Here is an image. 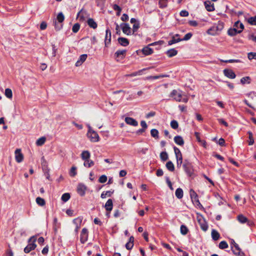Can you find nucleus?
Masks as SVG:
<instances>
[{
	"label": "nucleus",
	"instance_id": "obj_1",
	"mask_svg": "<svg viewBox=\"0 0 256 256\" xmlns=\"http://www.w3.org/2000/svg\"><path fill=\"white\" fill-rule=\"evenodd\" d=\"M170 96L178 102L186 103L188 101L187 96L183 94L181 90H172L170 94Z\"/></svg>",
	"mask_w": 256,
	"mask_h": 256
},
{
	"label": "nucleus",
	"instance_id": "obj_2",
	"mask_svg": "<svg viewBox=\"0 0 256 256\" xmlns=\"http://www.w3.org/2000/svg\"><path fill=\"white\" fill-rule=\"evenodd\" d=\"M224 24L223 22L218 21V23L214 24L208 30V34L211 36L218 34L224 28Z\"/></svg>",
	"mask_w": 256,
	"mask_h": 256
},
{
	"label": "nucleus",
	"instance_id": "obj_3",
	"mask_svg": "<svg viewBox=\"0 0 256 256\" xmlns=\"http://www.w3.org/2000/svg\"><path fill=\"white\" fill-rule=\"evenodd\" d=\"M88 130L87 133V136L90 140L92 142H98L100 140V137L96 132L94 131L92 128L88 126Z\"/></svg>",
	"mask_w": 256,
	"mask_h": 256
},
{
	"label": "nucleus",
	"instance_id": "obj_4",
	"mask_svg": "<svg viewBox=\"0 0 256 256\" xmlns=\"http://www.w3.org/2000/svg\"><path fill=\"white\" fill-rule=\"evenodd\" d=\"M183 168L184 172L188 176H192L194 173V169L192 164L188 160H185L183 164Z\"/></svg>",
	"mask_w": 256,
	"mask_h": 256
},
{
	"label": "nucleus",
	"instance_id": "obj_5",
	"mask_svg": "<svg viewBox=\"0 0 256 256\" xmlns=\"http://www.w3.org/2000/svg\"><path fill=\"white\" fill-rule=\"evenodd\" d=\"M36 240V238L34 236L30 237L28 240V245L24 248V252L25 253H28L31 250H34L36 246L35 242Z\"/></svg>",
	"mask_w": 256,
	"mask_h": 256
},
{
	"label": "nucleus",
	"instance_id": "obj_6",
	"mask_svg": "<svg viewBox=\"0 0 256 256\" xmlns=\"http://www.w3.org/2000/svg\"><path fill=\"white\" fill-rule=\"evenodd\" d=\"M163 43H164L163 41L160 40V41L150 44L144 48L142 50V52L146 56L151 54H152L153 53V50L150 47V46H154V45H156L158 44H162Z\"/></svg>",
	"mask_w": 256,
	"mask_h": 256
},
{
	"label": "nucleus",
	"instance_id": "obj_7",
	"mask_svg": "<svg viewBox=\"0 0 256 256\" xmlns=\"http://www.w3.org/2000/svg\"><path fill=\"white\" fill-rule=\"evenodd\" d=\"M196 218L202 230L204 232L206 231L208 226L204 218L202 216H198Z\"/></svg>",
	"mask_w": 256,
	"mask_h": 256
},
{
	"label": "nucleus",
	"instance_id": "obj_8",
	"mask_svg": "<svg viewBox=\"0 0 256 256\" xmlns=\"http://www.w3.org/2000/svg\"><path fill=\"white\" fill-rule=\"evenodd\" d=\"M88 238V230L86 228H82L80 236V241L81 243L84 244Z\"/></svg>",
	"mask_w": 256,
	"mask_h": 256
},
{
	"label": "nucleus",
	"instance_id": "obj_9",
	"mask_svg": "<svg viewBox=\"0 0 256 256\" xmlns=\"http://www.w3.org/2000/svg\"><path fill=\"white\" fill-rule=\"evenodd\" d=\"M16 160L20 163L21 162L24 160V156L21 152L20 149L17 148L14 152Z\"/></svg>",
	"mask_w": 256,
	"mask_h": 256
},
{
	"label": "nucleus",
	"instance_id": "obj_10",
	"mask_svg": "<svg viewBox=\"0 0 256 256\" xmlns=\"http://www.w3.org/2000/svg\"><path fill=\"white\" fill-rule=\"evenodd\" d=\"M120 26L122 30V32L126 35H130L131 34V28L128 24L122 23Z\"/></svg>",
	"mask_w": 256,
	"mask_h": 256
},
{
	"label": "nucleus",
	"instance_id": "obj_11",
	"mask_svg": "<svg viewBox=\"0 0 256 256\" xmlns=\"http://www.w3.org/2000/svg\"><path fill=\"white\" fill-rule=\"evenodd\" d=\"M111 41V32L109 28H107L106 31L105 45L108 46Z\"/></svg>",
	"mask_w": 256,
	"mask_h": 256
},
{
	"label": "nucleus",
	"instance_id": "obj_12",
	"mask_svg": "<svg viewBox=\"0 0 256 256\" xmlns=\"http://www.w3.org/2000/svg\"><path fill=\"white\" fill-rule=\"evenodd\" d=\"M224 74L226 76L232 79L234 78L236 76V75L234 74V72L231 70H224Z\"/></svg>",
	"mask_w": 256,
	"mask_h": 256
},
{
	"label": "nucleus",
	"instance_id": "obj_13",
	"mask_svg": "<svg viewBox=\"0 0 256 256\" xmlns=\"http://www.w3.org/2000/svg\"><path fill=\"white\" fill-rule=\"evenodd\" d=\"M125 122L129 125L132 126H137L138 125V122L134 118L130 117H126L124 120Z\"/></svg>",
	"mask_w": 256,
	"mask_h": 256
},
{
	"label": "nucleus",
	"instance_id": "obj_14",
	"mask_svg": "<svg viewBox=\"0 0 256 256\" xmlns=\"http://www.w3.org/2000/svg\"><path fill=\"white\" fill-rule=\"evenodd\" d=\"M206 10L208 12H212L214 10V4L210 1L206 0L204 2Z\"/></svg>",
	"mask_w": 256,
	"mask_h": 256
},
{
	"label": "nucleus",
	"instance_id": "obj_15",
	"mask_svg": "<svg viewBox=\"0 0 256 256\" xmlns=\"http://www.w3.org/2000/svg\"><path fill=\"white\" fill-rule=\"evenodd\" d=\"M86 187L82 184H79L78 186L77 192L80 196H84L85 194Z\"/></svg>",
	"mask_w": 256,
	"mask_h": 256
},
{
	"label": "nucleus",
	"instance_id": "obj_16",
	"mask_svg": "<svg viewBox=\"0 0 256 256\" xmlns=\"http://www.w3.org/2000/svg\"><path fill=\"white\" fill-rule=\"evenodd\" d=\"M174 150L176 160L181 161L182 160V154L180 149L176 146L174 147Z\"/></svg>",
	"mask_w": 256,
	"mask_h": 256
},
{
	"label": "nucleus",
	"instance_id": "obj_17",
	"mask_svg": "<svg viewBox=\"0 0 256 256\" xmlns=\"http://www.w3.org/2000/svg\"><path fill=\"white\" fill-rule=\"evenodd\" d=\"M87 58V54H84L81 55L78 60H77V62L76 63V66H79L82 64L86 60Z\"/></svg>",
	"mask_w": 256,
	"mask_h": 256
},
{
	"label": "nucleus",
	"instance_id": "obj_18",
	"mask_svg": "<svg viewBox=\"0 0 256 256\" xmlns=\"http://www.w3.org/2000/svg\"><path fill=\"white\" fill-rule=\"evenodd\" d=\"M234 248L232 246V249L234 252V254L238 255V256H241L244 254V253L241 251L240 248L238 245L237 244H235L234 245Z\"/></svg>",
	"mask_w": 256,
	"mask_h": 256
},
{
	"label": "nucleus",
	"instance_id": "obj_19",
	"mask_svg": "<svg viewBox=\"0 0 256 256\" xmlns=\"http://www.w3.org/2000/svg\"><path fill=\"white\" fill-rule=\"evenodd\" d=\"M126 50H117L114 55L116 58H120V59H122L124 58L126 54Z\"/></svg>",
	"mask_w": 256,
	"mask_h": 256
},
{
	"label": "nucleus",
	"instance_id": "obj_20",
	"mask_svg": "<svg viewBox=\"0 0 256 256\" xmlns=\"http://www.w3.org/2000/svg\"><path fill=\"white\" fill-rule=\"evenodd\" d=\"M113 207V203L112 199H108L106 202L104 208L108 212H110Z\"/></svg>",
	"mask_w": 256,
	"mask_h": 256
},
{
	"label": "nucleus",
	"instance_id": "obj_21",
	"mask_svg": "<svg viewBox=\"0 0 256 256\" xmlns=\"http://www.w3.org/2000/svg\"><path fill=\"white\" fill-rule=\"evenodd\" d=\"M174 140L175 143L179 146H183L184 144V140L180 136H176Z\"/></svg>",
	"mask_w": 256,
	"mask_h": 256
},
{
	"label": "nucleus",
	"instance_id": "obj_22",
	"mask_svg": "<svg viewBox=\"0 0 256 256\" xmlns=\"http://www.w3.org/2000/svg\"><path fill=\"white\" fill-rule=\"evenodd\" d=\"M178 36H179V34H176L174 36H173L172 38V39L168 41V44L169 46H170V45H172V44H174L177 43L178 42H181L182 41L181 38H176V37H178Z\"/></svg>",
	"mask_w": 256,
	"mask_h": 256
},
{
	"label": "nucleus",
	"instance_id": "obj_23",
	"mask_svg": "<svg viewBox=\"0 0 256 256\" xmlns=\"http://www.w3.org/2000/svg\"><path fill=\"white\" fill-rule=\"evenodd\" d=\"M87 23L90 28H92L94 29H96L98 26L96 22L94 20L93 18H88V20Z\"/></svg>",
	"mask_w": 256,
	"mask_h": 256
},
{
	"label": "nucleus",
	"instance_id": "obj_24",
	"mask_svg": "<svg viewBox=\"0 0 256 256\" xmlns=\"http://www.w3.org/2000/svg\"><path fill=\"white\" fill-rule=\"evenodd\" d=\"M118 40L119 44L124 46H127L129 44V42L128 40L126 38H119Z\"/></svg>",
	"mask_w": 256,
	"mask_h": 256
},
{
	"label": "nucleus",
	"instance_id": "obj_25",
	"mask_svg": "<svg viewBox=\"0 0 256 256\" xmlns=\"http://www.w3.org/2000/svg\"><path fill=\"white\" fill-rule=\"evenodd\" d=\"M90 156V152L88 150H84L81 154V158L84 161L89 160Z\"/></svg>",
	"mask_w": 256,
	"mask_h": 256
},
{
	"label": "nucleus",
	"instance_id": "obj_26",
	"mask_svg": "<svg viewBox=\"0 0 256 256\" xmlns=\"http://www.w3.org/2000/svg\"><path fill=\"white\" fill-rule=\"evenodd\" d=\"M234 28L238 29V31H240V33L244 28V26L240 21H237L234 23Z\"/></svg>",
	"mask_w": 256,
	"mask_h": 256
},
{
	"label": "nucleus",
	"instance_id": "obj_27",
	"mask_svg": "<svg viewBox=\"0 0 256 256\" xmlns=\"http://www.w3.org/2000/svg\"><path fill=\"white\" fill-rule=\"evenodd\" d=\"M240 31L236 28H230L228 31V34L230 36H234L237 34H240Z\"/></svg>",
	"mask_w": 256,
	"mask_h": 256
},
{
	"label": "nucleus",
	"instance_id": "obj_28",
	"mask_svg": "<svg viewBox=\"0 0 256 256\" xmlns=\"http://www.w3.org/2000/svg\"><path fill=\"white\" fill-rule=\"evenodd\" d=\"M166 54L168 57L171 58L176 56L178 54V51L174 48H172L168 50Z\"/></svg>",
	"mask_w": 256,
	"mask_h": 256
},
{
	"label": "nucleus",
	"instance_id": "obj_29",
	"mask_svg": "<svg viewBox=\"0 0 256 256\" xmlns=\"http://www.w3.org/2000/svg\"><path fill=\"white\" fill-rule=\"evenodd\" d=\"M114 190L110 191H106V192H103L100 196V197L102 198H105L106 196L110 197L111 196L112 194L114 193Z\"/></svg>",
	"mask_w": 256,
	"mask_h": 256
},
{
	"label": "nucleus",
	"instance_id": "obj_30",
	"mask_svg": "<svg viewBox=\"0 0 256 256\" xmlns=\"http://www.w3.org/2000/svg\"><path fill=\"white\" fill-rule=\"evenodd\" d=\"M53 24L54 25V28L56 30H60L62 28V23L59 22L56 20H53Z\"/></svg>",
	"mask_w": 256,
	"mask_h": 256
},
{
	"label": "nucleus",
	"instance_id": "obj_31",
	"mask_svg": "<svg viewBox=\"0 0 256 256\" xmlns=\"http://www.w3.org/2000/svg\"><path fill=\"white\" fill-rule=\"evenodd\" d=\"M212 236L214 240H217L220 236L219 233L215 230L212 231Z\"/></svg>",
	"mask_w": 256,
	"mask_h": 256
},
{
	"label": "nucleus",
	"instance_id": "obj_32",
	"mask_svg": "<svg viewBox=\"0 0 256 256\" xmlns=\"http://www.w3.org/2000/svg\"><path fill=\"white\" fill-rule=\"evenodd\" d=\"M36 204L41 206H44L46 204V202L42 198L38 197L36 200Z\"/></svg>",
	"mask_w": 256,
	"mask_h": 256
},
{
	"label": "nucleus",
	"instance_id": "obj_33",
	"mask_svg": "<svg viewBox=\"0 0 256 256\" xmlns=\"http://www.w3.org/2000/svg\"><path fill=\"white\" fill-rule=\"evenodd\" d=\"M175 194L177 198L179 199L182 198L183 196L182 190L180 188H177L176 190Z\"/></svg>",
	"mask_w": 256,
	"mask_h": 256
},
{
	"label": "nucleus",
	"instance_id": "obj_34",
	"mask_svg": "<svg viewBox=\"0 0 256 256\" xmlns=\"http://www.w3.org/2000/svg\"><path fill=\"white\" fill-rule=\"evenodd\" d=\"M64 20V16L62 12H60L58 14L56 18L54 20H56L57 22H59L62 23Z\"/></svg>",
	"mask_w": 256,
	"mask_h": 256
},
{
	"label": "nucleus",
	"instance_id": "obj_35",
	"mask_svg": "<svg viewBox=\"0 0 256 256\" xmlns=\"http://www.w3.org/2000/svg\"><path fill=\"white\" fill-rule=\"evenodd\" d=\"M168 76L166 74H160L156 76H149L146 78L147 80H156L162 78L168 77Z\"/></svg>",
	"mask_w": 256,
	"mask_h": 256
},
{
	"label": "nucleus",
	"instance_id": "obj_36",
	"mask_svg": "<svg viewBox=\"0 0 256 256\" xmlns=\"http://www.w3.org/2000/svg\"><path fill=\"white\" fill-rule=\"evenodd\" d=\"M168 0H159L158 4L159 6L161 8H164L168 6Z\"/></svg>",
	"mask_w": 256,
	"mask_h": 256
},
{
	"label": "nucleus",
	"instance_id": "obj_37",
	"mask_svg": "<svg viewBox=\"0 0 256 256\" xmlns=\"http://www.w3.org/2000/svg\"><path fill=\"white\" fill-rule=\"evenodd\" d=\"M238 220L242 224H244L248 222V218L242 214L238 215Z\"/></svg>",
	"mask_w": 256,
	"mask_h": 256
},
{
	"label": "nucleus",
	"instance_id": "obj_38",
	"mask_svg": "<svg viewBox=\"0 0 256 256\" xmlns=\"http://www.w3.org/2000/svg\"><path fill=\"white\" fill-rule=\"evenodd\" d=\"M166 167L170 172H173L174 170V165L171 161H169L166 164Z\"/></svg>",
	"mask_w": 256,
	"mask_h": 256
},
{
	"label": "nucleus",
	"instance_id": "obj_39",
	"mask_svg": "<svg viewBox=\"0 0 256 256\" xmlns=\"http://www.w3.org/2000/svg\"><path fill=\"white\" fill-rule=\"evenodd\" d=\"M70 198V196L69 193H64L62 195V196L61 197V200L64 202H66L67 201H68L69 200Z\"/></svg>",
	"mask_w": 256,
	"mask_h": 256
},
{
	"label": "nucleus",
	"instance_id": "obj_40",
	"mask_svg": "<svg viewBox=\"0 0 256 256\" xmlns=\"http://www.w3.org/2000/svg\"><path fill=\"white\" fill-rule=\"evenodd\" d=\"M46 140V138L45 137H41L36 140V144L38 146H42L44 144Z\"/></svg>",
	"mask_w": 256,
	"mask_h": 256
},
{
	"label": "nucleus",
	"instance_id": "obj_41",
	"mask_svg": "<svg viewBox=\"0 0 256 256\" xmlns=\"http://www.w3.org/2000/svg\"><path fill=\"white\" fill-rule=\"evenodd\" d=\"M150 134L152 136L155 138H158V131L155 128H153L150 130Z\"/></svg>",
	"mask_w": 256,
	"mask_h": 256
},
{
	"label": "nucleus",
	"instance_id": "obj_42",
	"mask_svg": "<svg viewBox=\"0 0 256 256\" xmlns=\"http://www.w3.org/2000/svg\"><path fill=\"white\" fill-rule=\"evenodd\" d=\"M240 82L242 84H250V76H245L243 77L240 79Z\"/></svg>",
	"mask_w": 256,
	"mask_h": 256
},
{
	"label": "nucleus",
	"instance_id": "obj_43",
	"mask_svg": "<svg viewBox=\"0 0 256 256\" xmlns=\"http://www.w3.org/2000/svg\"><path fill=\"white\" fill-rule=\"evenodd\" d=\"M84 165L86 167L90 168L94 165V162L89 159L84 161Z\"/></svg>",
	"mask_w": 256,
	"mask_h": 256
},
{
	"label": "nucleus",
	"instance_id": "obj_44",
	"mask_svg": "<svg viewBox=\"0 0 256 256\" xmlns=\"http://www.w3.org/2000/svg\"><path fill=\"white\" fill-rule=\"evenodd\" d=\"M82 220V218L78 217L74 219L73 220V222L76 226H80Z\"/></svg>",
	"mask_w": 256,
	"mask_h": 256
},
{
	"label": "nucleus",
	"instance_id": "obj_45",
	"mask_svg": "<svg viewBox=\"0 0 256 256\" xmlns=\"http://www.w3.org/2000/svg\"><path fill=\"white\" fill-rule=\"evenodd\" d=\"M160 158L162 160L166 161L168 159V154L166 152H162L160 154Z\"/></svg>",
	"mask_w": 256,
	"mask_h": 256
},
{
	"label": "nucleus",
	"instance_id": "obj_46",
	"mask_svg": "<svg viewBox=\"0 0 256 256\" xmlns=\"http://www.w3.org/2000/svg\"><path fill=\"white\" fill-rule=\"evenodd\" d=\"M112 8L114 10L117 11L116 15L120 16L122 11L121 8L116 4H114Z\"/></svg>",
	"mask_w": 256,
	"mask_h": 256
},
{
	"label": "nucleus",
	"instance_id": "obj_47",
	"mask_svg": "<svg viewBox=\"0 0 256 256\" xmlns=\"http://www.w3.org/2000/svg\"><path fill=\"white\" fill-rule=\"evenodd\" d=\"M248 134L249 135L248 138H249V140H250L248 142V144L250 146L254 144V139L253 138L252 133L251 132H250V131L248 132Z\"/></svg>",
	"mask_w": 256,
	"mask_h": 256
},
{
	"label": "nucleus",
	"instance_id": "obj_48",
	"mask_svg": "<svg viewBox=\"0 0 256 256\" xmlns=\"http://www.w3.org/2000/svg\"><path fill=\"white\" fill-rule=\"evenodd\" d=\"M248 22L251 25H256V16L249 18Z\"/></svg>",
	"mask_w": 256,
	"mask_h": 256
},
{
	"label": "nucleus",
	"instance_id": "obj_49",
	"mask_svg": "<svg viewBox=\"0 0 256 256\" xmlns=\"http://www.w3.org/2000/svg\"><path fill=\"white\" fill-rule=\"evenodd\" d=\"M5 95L7 98H11L12 96V90L10 88H6L5 90Z\"/></svg>",
	"mask_w": 256,
	"mask_h": 256
},
{
	"label": "nucleus",
	"instance_id": "obj_50",
	"mask_svg": "<svg viewBox=\"0 0 256 256\" xmlns=\"http://www.w3.org/2000/svg\"><path fill=\"white\" fill-rule=\"evenodd\" d=\"M219 248L220 249H224L228 248V244L226 241H222L219 244Z\"/></svg>",
	"mask_w": 256,
	"mask_h": 256
},
{
	"label": "nucleus",
	"instance_id": "obj_51",
	"mask_svg": "<svg viewBox=\"0 0 256 256\" xmlns=\"http://www.w3.org/2000/svg\"><path fill=\"white\" fill-rule=\"evenodd\" d=\"M188 232V228L184 225H182L180 226V232L182 234L185 235Z\"/></svg>",
	"mask_w": 256,
	"mask_h": 256
},
{
	"label": "nucleus",
	"instance_id": "obj_52",
	"mask_svg": "<svg viewBox=\"0 0 256 256\" xmlns=\"http://www.w3.org/2000/svg\"><path fill=\"white\" fill-rule=\"evenodd\" d=\"M146 68H144L142 70H140L138 72H132L130 74H128L127 75V76H138V75H141L142 74V72L143 70H146Z\"/></svg>",
	"mask_w": 256,
	"mask_h": 256
},
{
	"label": "nucleus",
	"instance_id": "obj_53",
	"mask_svg": "<svg viewBox=\"0 0 256 256\" xmlns=\"http://www.w3.org/2000/svg\"><path fill=\"white\" fill-rule=\"evenodd\" d=\"M170 126L173 129H174V130L178 128V122L176 120H172L170 122Z\"/></svg>",
	"mask_w": 256,
	"mask_h": 256
},
{
	"label": "nucleus",
	"instance_id": "obj_54",
	"mask_svg": "<svg viewBox=\"0 0 256 256\" xmlns=\"http://www.w3.org/2000/svg\"><path fill=\"white\" fill-rule=\"evenodd\" d=\"M80 28V24L78 23H76L73 26L72 30L74 32L76 33L79 30Z\"/></svg>",
	"mask_w": 256,
	"mask_h": 256
},
{
	"label": "nucleus",
	"instance_id": "obj_55",
	"mask_svg": "<svg viewBox=\"0 0 256 256\" xmlns=\"http://www.w3.org/2000/svg\"><path fill=\"white\" fill-rule=\"evenodd\" d=\"M76 167H75V166L72 167L70 172V175L72 177L74 176L76 174Z\"/></svg>",
	"mask_w": 256,
	"mask_h": 256
},
{
	"label": "nucleus",
	"instance_id": "obj_56",
	"mask_svg": "<svg viewBox=\"0 0 256 256\" xmlns=\"http://www.w3.org/2000/svg\"><path fill=\"white\" fill-rule=\"evenodd\" d=\"M248 58L250 60H256V52H249L248 54Z\"/></svg>",
	"mask_w": 256,
	"mask_h": 256
},
{
	"label": "nucleus",
	"instance_id": "obj_57",
	"mask_svg": "<svg viewBox=\"0 0 256 256\" xmlns=\"http://www.w3.org/2000/svg\"><path fill=\"white\" fill-rule=\"evenodd\" d=\"M107 176L106 175L101 176L98 179V182L100 183H104L107 180Z\"/></svg>",
	"mask_w": 256,
	"mask_h": 256
},
{
	"label": "nucleus",
	"instance_id": "obj_58",
	"mask_svg": "<svg viewBox=\"0 0 256 256\" xmlns=\"http://www.w3.org/2000/svg\"><path fill=\"white\" fill-rule=\"evenodd\" d=\"M140 28V23L139 22H135L132 26V31L133 33L137 32L138 30Z\"/></svg>",
	"mask_w": 256,
	"mask_h": 256
},
{
	"label": "nucleus",
	"instance_id": "obj_59",
	"mask_svg": "<svg viewBox=\"0 0 256 256\" xmlns=\"http://www.w3.org/2000/svg\"><path fill=\"white\" fill-rule=\"evenodd\" d=\"M192 34L190 32H188L184 36V38H181L182 41L188 40H190L192 38Z\"/></svg>",
	"mask_w": 256,
	"mask_h": 256
},
{
	"label": "nucleus",
	"instance_id": "obj_60",
	"mask_svg": "<svg viewBox=\"0 0 256 256\" xmlns=\"http://www.w3.org/2000/svg\"><path fill=\"white\" fill-rule=\"evenodd\" d=\"M190 196L192 199L196 198L198 196L196 193L193 190H190Z\"/></svg>",
	"mask_w": 256,
	"mask_h": 256
},
{
	"label": "nucleus",
	"instance_id": "obj_61",
	"mask_svg": "<svg viewBox=\"0 0 256 256\" xmlns=\"http://www.w3.org/2000/svg\"><path fill=\"white\" fill-rule=\"evenodd\" d=\"M133 246H134V243H132V242H128L126 244V249H128V250H131L133 248Z\"/></svg>",
	"mask_w": 256,
	"mask_h": 256
},
{
	"label": "nucleus",
	"instance_id": "obj_62",
	"mask_svg": "<svg viewBox=\"0 0 256 256\" xmlns=\"http://www.w3.org/2000/svg\"><path fill=\"white\" fill-rule=\"evenodd\" d=\"M181 16L186 17L189 14L188 12L186 10H182L180 12V14Z\"/></svg>",
	"mask_w": 256,
	"mask_h": 256
},
{
	"label": "nucleus",
	"instance_id": "obj_63",
	"mask_svg": "<svg viewBox=\"0 0 256 256\" xmlns=\"http://www.w3.org/2000/svg\"><path fill=\"white\" fill-rule=\"evenodd\" d=\"M121 20L124 22L128 21V15L126 14H124L121 17Z\"/></svg>",
	"mask_w": 256,
	"mask_h": 256
},
{
	"label": "nucleus",
	"instance_id": "obj_64",
	"mask_svg": "<svg viewBox=\"0 0 256 256\" xmlns=\"http://www.w3.org/2000/svg\"><path fill=\"white\" fill-rule=\"evenodd\" d=\"M155 115H156V112H150L146 114V118H148L150 117L154 116Z\"/></svg>",
	"mask_w": 256,
	"mask_h": 256
}]
</instances>
